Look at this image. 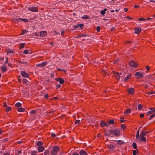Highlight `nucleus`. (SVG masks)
Instances as JSON below:
<instances>
[{"instance_id": "obj_1", "label": "nucleus", "mask_w": 155, "mask_h": 155, "mask_svg": "<svg viewBox=\"0 0 155 155\" xmlns=\"http://www.w3.org/2000/svg\"><path fill=\"white\" fill-rule=\"evenodd\" d=\"M59 147L57 146H55L53 147V149L51 151V153L53 155L57 154V152L59 151Z\"/></svg>"}, {"instance_id": "obj_2", "label": "nucleus", "mask_w": 155, "mask_h": 155, "mask_svg": "<svg viewBox=\"0 0 155 155\" xmlns=\"http://www.w3.org/2000/svg\"><path fill=\"white\" fill-rule=\"evenodd\" d=\"M114 77L117 79H119L120 78V76L122 75L121 73L116 72L114 71H113Z\"/></svg>"}, {"instance_id": "obj_3", "label": "nucleus", "mask_w": 155, "mask_h": 155, "mask_svg": "<svg viewBox=\"0 0 155 155\" xmlns=\"http://www.w3.org/2000/svg\"><path fill=\"white\" fill-rule=\"evenodd\" d=\"M135 75L136 78L137 79H140L143 77V74L139 72L136 73Z\"/></svg>"}, {"instance_id": "obj_4", "label": "nucleus", "mask_w": 155, "mask_h": 155, "mask_svg": "<svg viewBox=\"0 0 155 155\" xmlns=\"http://www.w3.org/2000/svg\"><path fill=\"white\" fill-rule=\"evenodd\" d=\"M129 64L130 66L134 67H136L138 65V64L137 63H135L134 61H130L129 62Z\"/></svg>"}, {"instance_id": "obj_5", "label": "nucleus", "mask_w": 155, "mask_h": 155, "mask_svg": "<svg viewBox=\"0 0 155 155\" xmlns=\"http://www.w3.org/2000/svg\"><path fill=\"white\" fill-rule=\"evenodd\" d=\"M21 74L25 78H28L29 76V74L25 71H22L21 72Z\"/></svg>"}, {"instance_id": "obj_6", "label": "nucleus", "mask_w": 155, "mask_h": 155, "mask_svg": "<svg viewBox=\"0 0 155 155\" xmlns=\"http://www.w3.org/2000/svg\"><path fill=\"white\" fill-rule=\"evenodd\" d=\"M55 80L56 81H59L60 84H63L65 82V81L62 78H56Z\"/></svg>"}, {"instance_id": "obj_7", "label": "nucleus", "mask_w": 155, "mask_h": 155, "mask_svg": "<svg viewBox=\"0 0 155 155\" xmlns=\"http://www.w3.org/2000/svg\"><path fill=\"white\" fill-rule=\"evenodd\" d=\"M135 90L133 88H129L128 89L127 92L128 94L132 95L134 94V93Z\"/></svg>"}, {"instance_id": "obj_8", "label": "nucleus", "mask_w": 155, "mask_h": 155, "mask_svg": "<svg viewBox=\"0 0 155 155\" xmlns=\"http://www.w3.org/2000/svg\"><path fill=\"white\" fill-rule=\"evenodd\" d=\"M134 33L136 34H139L141 31V29L140 27H136L135 28Z\"/></svg>"}, {"instance_id": "obj_9", "label": "nucleus", "mask_w": 155, "mask_h": 155, "mask_svg": "<svg viewBox=\"0 0 155 155\" xmlns=\"http://www.w3.org/2000/svg\"><path fill=\"white\" fill-rule=\"evenodd\" d=\"M149 109L151 110V111H148L146 113V114L147 115H149L150 114H151L153 112H155V109L154 108H149Z\"/></svg>"}, {"instance_id": "obj_10", "label": "nucleus", "mask_w": 155, "mask_h": 155, "mask_svg": "<svg viewBox=\"0 0 155 155\" xmlns=\"http://www.w3.org/2000/svg\"><path fill=\"white\" fill-rule=\"evenodd\" d=\"M100 125L102 127H103L105 126H108V124H107L104 120H102L101 122Z\"/></svg>"}, {"instance_id": "obj_11", "label": "nucleus", "mask_w": 155, "mask_h": 155, "mask_svg": "<svg viewBox=\"0 0 155 155\" xmlns=\"http://www.w3.org/2000/svg\"><path fill=\"white\" fill-rule=\"evenodd\" d=\"M113 132L115 135L118 136L119 135L120 130L119 129H116L114 130Z\"/></svg>"}, {"instance_id": "obj_12", "label": "nucleus", "mask_w": 155, "mask_h": 155, "mask_svg": "<svg viewBox=\"0 0 155 155\" xmlns=\"http://www.w3.org/2000/svg\"><path fill=\"white\" fill-rule=\"evenodd\" d=\"M146 139L145 137H140V139L138 140V141L140 142H146Z\"/></svg>"}, {"instance_id": "obj_13", "label": "nucleus", "mask_w": 155, "mask_h": 155, "mask_svg": "<svg viewBox=\"0 0 155 155\" xmlns=\"http://www.w3.org/2000/svg\"><path fill=\"white\" fill-rule=\"evenodd\" d=\"M47 62L46 61L40 64H38L37 65V67H44L46 66L47 64Z\"/></svg>"}, {"instance_id": "obj_14", "label": "nucleus", "mask_w": 155, "mask_h": 155, "mask_svg": "<svg viewBox=\"0 0 155 155\" xmlns=\"http://www.w3.org/2000/svg\"><path fill=\"white\" fill-rule=\"evenodd\" d=\"M79 154L80 155H88L87 153L84 150H81L79 151Z\"/></svg>"}, {"instance_id": "obj_15", "label": "nucleus", "mask_w": 155, "mask_h": 155, "mask_svg": "<svg viewBox=\"0 0 155 155\" xmlns=\"http://www.w3.org/2000/svg\"><path fill=\"white\" fill-rule=\"evenodd\" d=\"M37 150L39 152H41L44 150V147L43 146H39Z\"/></svg>"}, {"instance_id": "obj_16", "label": "nucleus", "mask_w": 155, "mask_h": 155, "mask_svg": "<svg viewBox=\"0 0 155 155\" xmlns=\"http://www.w3.org/2000/svg\"><path fill=\"white\" fill-rule=\"evenodd\" d=\"M38 33H40V36L41 37H43L44 35L45 36L47 34L46 31H41L40 32H39Z\"/></svg>"}, {"instance_id": "obj_17", "label": "nucleus", "mask_w": 155, "mask_h": 155, "mask_svg": "<svg viewBox=\"0 0 155 155\" xmlns=\"http://www.w3.org/2000/svg\"><path fill=\"white\" fill-rule=\"evenodd\" d=\"M1 69L2 71L3 72H5L7 70V68L4 65L2 66Z\"/></svg>"}, {"instance_id": "obj_18", "label": "nucleus", "mask_w": 155, "mask_h": 155, "mask_svg": "<svg viewBox=\"0 0 155 155\" xmlns=\"http://www.w3.org/2000/svg\"><path fill=\"white\" fill-rule=\"evenodd\" d=\"M22 83L24 84H26L28 85L29 83V81L25 79H23L22 80Z\"/></svg>"}, {"instance_id": "obj_19", "label": "nucleus", "mask_w": 155, "mask_h": 155, "mask_svg": "<svg viewBox=\"0 0 155 155\" xmlns=\"http://www.w3.org/2000/svg\"><path fill=\"white\" fill-rule=\"evenodd\" d=\"M132 146L133 147V148L134 149H136L137 151H138V149L137 147V144H136V143H135L133 142V143Z\"/></svg>"}, {"instance_id": "obj_20", "label": "nucleus", "mask_w": 155, "mask_h": 155, "mask_svg": "<svg viewBox=\"0 0 155 155\" xmlns=\"http://www.w3.org/2000/svg\"><path fill=\"white\" fill-rule=\"evenodd\" d=\"M17 110L19 112H23L25 110V109L22 107H20L18 108Z\"/></svg>"}, {"instance_id": "obj_21", "label": "nucleus", "mask_w": 155, "mask_h": 155, "mask_svg": "<svg viewBox=\"0 0 155 155\" xmlns=\"http://www.w3.org/2000/svg\"><path fill=\"white\" fill-rule=\"evenodd\" d=\"M131 112V110L130 108H128L124 112V114H130Z\"/></svg>"}, {"instance_id": "obj_22", "label": "nucleus", "mask_w": 155, "mask_h": 155, "mask_svg": "<svg viewBox=\"0 0 155 155\" xmlns=\"http://www.w3.org/2000/svg\"><path fill=\"white\" fill-rule=\"evenodd\" d=\"M132 76V74H129L126 77H125V79H124V81L125 82H126L127 80L130 78V77H131Z\"/></svg>"}, {"instance_id": "obj_23", "label": "nucleus", "mask_w": 155, "mask_h": 155, "mask_svg": "<svg viewBox=\"0 0 155 155\" xmlns=\"http://www.w3.org/2000/svg\"><path fill=\"white\" fill-rule=\"evenodd\" d=\"M108 148L110 149L113 150L115 148V146L114 145L110 144L108 146Z\"/></svg>"}, {"instance_id": "obj_24", "label": "nucleus", "mask_w": 155, "mask_h": 155, "mask_svg": "<svg viewBox=\"0 0 155 155\" xmlns=\"http://www.w3.org/2000/svg\"><path fill=\"white\" fill-rule=\"evenodd\" d=\"M78 36L77 37H75L76 38H78L79 37H85L87 36V35H85L84 34H81L79 35H78Z\"/></svg>"}, {"instance_id": "obj_25", "label": "nucleus", "mask_w": 155, "mask_h": 155, "mask_svg": "<svg viewBox=\"0 0 155 155\" xmlns=\"http://www.w3.org/2000/svg\"><path fill=\"white\" fill-rule=\"evenodd\" d=\"M114 123V121L113 119H111L109 120L108 122V126L109 124H113Z\"/></svg>"}, {"instance_id": "obj_26", "label": "nucleus", "mask_w": 155, "mask_h": 155, "mask_svg": "<svg viewBox=\"0 0 155 155\" xmlns=\"http://www.w3.org/2000/svg\"><path fill=\"white\" fill-rule=\"evenodd\" d=\"M115 141H117V144L119 145L123 144L125 143L124 142L122 141L121 140Z\"/></svg>"}, {"instance_id": "obj_27", "label": "nucleus", "mask_w": 155, "mask_h": 155, "mask_svg": "<svg viewBox=\"0 0 155 155\" xmlns=\"http://www.w3.org/2000/svg\"><path fill=\"white\" fill-rule=\"evenodd\" d=\"M22 106V104L19 102H18L15 104V106L16 107H19Z\"/></svg>"}, {"instance_id": "obj_28", "label": "nucleus", "mask_w": 155, "mask_h": 155, "mask_svg": "<svg viewBox=\"0 0 155 155\" xmlns=\"http://www.w3.org/2000/svg\"><path fill=\"white\" fill-rule=\"evenodd\" d=\"M43 144V142L41 141H38L37 143V145L38 147L41 146Z\"/></svg>"}, {"instance_id": "obj_29", "label": "nucleus", "mask_w": 155, "mask_h": 155, "mask_svg": "<svg viewBox=\"0 0 155 155\" xmlns=\"http://www.w3.org/2000/svg\"><path fill=\"white\" fill-rule=\"evenodd\" d=\"M31 155H37V151H31Z\"/></svg>"}, {"instance_id": "obj_30", "label": "nucleus", "mask_w": 155, "mask_h": 155, "mask_svg": "<svg viewBox=\"0 0 155 155\" xmlns=\"http://www.w3.org/2000/svg\"><path fill=\"white\" fill-rule=\"evenodd\" d=\"M7 54H9L10 53H14V51H13L12 49H6V50Z\"/></svg>"}, {"instance_id": "obj_31", "label": "nucleus", "mask_w": 155, "mask_h": 155, "mask_svg": "<svg viewBox=\"0 0 155 155\" xmlns=\"http://www.w3.org/2000/svg\"><path fill=\"white\" fill-rule=\"evenodd\" d=\"M6 107V108L5 110V111L6 112H8L11 110L12 108L11 107L7 106Z\"/></svg>"}, {"instance_id": "obj_32", "label": "nucleus", "mask_w": 155, "mask_h": 155, "mask_svg": "<svg viewBox=\"0 0 155 155\" xmlns=\"http://www.w3.org/2000/svg\"><path fill=\"white\" fill-rule=\"evenodd\" d=\"M82 18L83 19H85L90 18L89 16L87 15H84V16L82 17Z\"/></svg>"}, {"instance_id": "obj_33", "label": "nucleus", "mask_w": 155, "mask_h": 155, "mask_svg": "<svg viewBox=\"0 0 155 155\" xmlns=\"http://www.w3.org/2000/svg\"><path fill=\"white\" fill-rule=\"evenodd\" d=\"M146 135V134L145 131H142L141 132L140 134V137H144V136Z\"/></svg>"}, {"instance_id": "obj_34", "label": "nucleus", "mask_w": 155, "mask_h": 155, "mask_svg": "<svg viewBox=\"0 0 155 155\" xmlns=\"http://www.w3.org/2000/svg\"><path fill=\"white\" fill-rule=\"evenodd\" d=\"M25 43H23L20 44L19 49H21L22 48H23L25 46Z\"/></svg>"}, {"instance_id": "obj_35", "label": "nucleus", "mask_w": 155, "mask_h": 155, "mask_svg": "<svg viewBox=\"0 0 155 155\" xmlns=\"http://www.w3.org/2000/svg\"><path fill=\"white\" fill-rule=\"evenodd\" d=\"M155 114L154 113L152 115L150 116V117L149 118L148 120H151L152 118L154 117H155Z\"/></svg>"}, {"instance_id": "obj_36", "label": "nucleus", "mask_w": 155, "mask_h": 155, "mask_svg": "<svg viewBox=\"0 0 155 155\" xmlns=\"http://www.w3.org/2000/svg\"><path fill=\"white\" fill-rule=\"evenodd\" d=\"M142 105L141 104H139L138 105V109L140 110L142 109Z\"/></svg>"}, {"instance_id": "obj_37", "label": "nucleus", "mask_w": 155, "mask_h": 155, "mask_svg": "<svg viewBox=\"0 0 155 155\" xmlns=\"http://www.w3.org/2000/svg\"><path fill=\"white\" fill-rule=\"evenodd\" d=\"M141 128V127H140V129L138 130L137 131V134H136V139H138V138H139V129Z\"/></svg>"}, {"instance_id": "obj_38", "label": "nucleus", "mask_w": 155, "mask_h": 155, "mask_svg": "<svg viewBox=\"0 0 155 155\" xmlns=\"http://www.w3.org/2000/svg\"><path fill=\"white\" fill-rule=\"evenodd\" d=\"M121 127L122 129L124 130L126 128L127 126L124 124H122L121 126Z\"/></svg>"}, {"instance_id": "obj_39", "label": "nucleus", "mask_w": 155, "mask_h": 155, "mask_svg": "<svg viewBox=\"0 0 155 155\" xmlns=\"http://www.w3.org/2000/svg\"><path fill=\"white\" fill-rule=\"evenodd\" d=\"M49 153V150H45L44 152V155H48Z\"/></svg>"}, {"instance_id": "obj_40", "label": "nucleus", "mask_w": 155, "mask_h": 155, "mask_svg": "<svg viewBox=\"0 0 155 155\" xmlns=\"http://www.w3.org/2000/svg\"><path fill=\"white\" fill-rule=\"evenodd\" d=\"M79 25V27H80L81 29H82L84 28V25L83 24H78Z\"/></svg>"}, {"instance_id": "obj_41", "label": "nucleus", "mask_w": 155, "mask_h": 155, "mask_svg": "<svg viewBox=\"0 0 155 155\" xmlns=\"http://www.w3.org/2000/svg\"><path fill=\"white\" fill-rule=\"evenodd\" d=\"M138 151H137V150H134L133 151V155H136L137 153H138Z\"/></svg>"}, {"instance_id": "obj_42", "label": "nucleus", "mask_w": 155, "mask_h": 155, "mask_svg": "<svg viewBox=\"0 0 155 155\" xmlns=\"http://www.w3.org/2000/svg\"><path fill=\"white\" fill-rule=\"evenodd\" d=\"M132 42V41H125V44H127V43L130 44Z\"/></svg>"}, {"instance_id": "obj_43", "label": "nucleus", "mask_w": 155, "mask_h": 155, "mask_svg": "<svg viewBox=\"0 0 155 155\" xmlns=\"http://www.w3.org/2000/svg\"><path fill=\"white\" fill-rule=\"evenodd\" d=\"M124 120V117H121L120 118V121L121 123H123Z\"/></svg>"}, {"instance_id": "obj_44", "label": "nucleus", "mask_w": 155, "mask_h": 155, "mask_svg": "<svg viewBox=\"0 0 155 155\" xmlns=\"http://www.w3.org/2000/svg\"><path fill=\"white\" fill-rule=\"evenodd\" d=\"M21 20L22 21H24L25 22H28V20L26 19L21 18Z\"/></svg>"}, {"instance_id": "obj_45", "label": "nucleus", "mask_w": 155, "mask_h": 155, "mask_svg": "<svg viewBox=\"0 0 155 155\" xmlns=\"http://www.w3.org/2000/svg\"><path fill=\"white\" fill-rule=\"evenodd\" d=\"M106 11V10H101L100 12V13L103 15H104L105 14Z\"/></svg>"}, {"instance_id": "obj_46", "label": "nucleus", "mask_w": 155, "mask_h": 155, "mask_svg": "<svg viewBox=\"0 0 155 155\" xmlns=\"http://www.w3.org/2000/svg\"><path fill=\"white\" fill-rule=\"evenodd\" d=\"M23 53L25 54H27L28 53V51L27 50H25L24 51Z\"/></svg>"}, {"instance_id": "obj_47", "label": "nucleus", "mask_w": 155, "mask_h": 155, "mask_svg": "<svg viewBox=\"0 0 155 155\" xmlns=\"http://www.w3.org/2000/svg\"><path fill=\"white\" fill-rule=\"evenodd\" d=\"M6 61L4 62V64H6L8 62V57H7L6 58Z\"/></svg>"}, {"instance_id": "obj_48", "label": "nucleus", "mask_w": 155, "mask_h": 155, "mask_svg": "<svg viewBox=\"0 0 155 155\" xmlns=\"http://www.w3.org/2000/svg\"><path fill=\"white\" fill-rule=\"evenodd\" d=\"M48 97L49 96L48 94H45L44 95V98L48 99Z\"/></svg>"}, {"instance_id": "obj_49", "label": "nucleus", "mask_w": 155, "mask_h": 155, "mask_svg": "<svg viewBox=\"0 0 155 155\" xmlns=\"http://www.w3.org/2000/svg\"><path fill=\"white\" fill-rule=\"evenodd\" d=\"M146 19L143 18H140L138 19V21H145Z\"/></svg>"}, {"instance_id": "obj_50", "label": "nucleus", "mask_w": 155, "mask_h": 155, "mask_svg": "<svg viewBox=\"0 0 155 155\" xmlns=\"http://www.w3.org/2000/svg\"><path fill=\"white\" fill-rule=\"evenodd\" d=\"M27 31L25 30H22V33H21V35L24 34L27 32Z\"/></svg>"}, {"instance_id": "obj_51", "label": "nucleus", "mask_w": 155, "mask_h": 155, "mask_svg": "<svg viewBox=\"0 0 155 155\" xmlns=\"http://www.w3.org/2000/svg\"><path fill=\"white\" fill-rule=\"evenodd\" d=\"M96 30L97 32H99L100 31V27L99 26H97L96 28Z\"/></svg>"}, {"instance_id": "obj_52", "label": "nucleus", "mask_w": 155, "mask_h": 155, "mask_svg": "<svg viewBox=\"0 0 155 155\" xmlns=\"http://www.w3.org/2000/svg\"><path fill=\"white\" fill-rule=\"evenodd\" d=\"M80 122V120H76L75 122V124H78Z\"/></svg>"}, {"instance_id": "obj_53", "label": "nucleus", "mask_w": 155, "mask_h": 155, "mask_svg": "<svg viewBox=\"0 0 155 155\" xmlns=\"http://www.w3.org/2000/svg\"><path fill=\"white\" fill-rule=\"evenodd\" d=\"M153 93H155V91H151L150 92L147 93V94H151Z\"/></svg>"}, {"instance_id": "obj_54", "label": "nucleus", "mask_w": 155, "mask_h": 155, "mask_svg": "<svg viewBox=\"0 0 155 155\" xmlns=\"http://www.w3.org/2000/svg\"><path fill=\"white\" fill-rule=\"evenodd\" d=\"M19 63L20 64H28V63L26 62H23V61H19Z\"/></svg>"}, {"instance_id": "obj_55", "label": "nucleus", "mask_w": 155, "mask_h": 155, "mask_svg": "<svg viewBox=\"0 0 155 155\" xmlns=\"http://www.w3.org/2000/svg\"><path fill=\"white\" fill-rule=\"evenodd\" d=\"M31 112V113L32 114H35L36 113V110H32Z\"/></svg>"}, {"instance_id": "obj_56", "label": "nucleus", "mask_w": 155, "mask_h": 155, "mask_svg": "<svg viewBox=\"0 0 155 155\" xmlns=\"http://www.w3.org/2000/svg\"><path fill=\"white\" fill-rule=\"evenodd\" d=\"M114 130H110L109 131V133H110V134H111L113 133H114Z\"/></svg>"}, {"instance_id": "obj_57", "label": "nucleus", "mask_w": 155, "mask_h": 155, "mask_svg": "<svg viewBox=\"0 0 155 155\" xmlns=\"http://www.w3.org/2000/svg\"><path fill=\"white\" fill-rule=\"evenodd\" d=\"M8 138H5L2 140L3 142H6L8 140Z\"/></svg>"}, {"instance_id": "obj_58", "label": "nucleus", "mask_w": 155, "mask_h": 155, "mask_svg": "<svg viewBox=\"0 0 155 155\" xmlns=\"http://www.w3.org/2000/svg\"><path fill=\"white\" fill-rule=\"evenodd\" d=\"M51 136L54 137H56V135L54 133H52L51 134Z\"/></svg>"}, {"instance_id": "obj_59", "label": "nucleus", "mask_w": 155, "mask_h": 155, "mask_svg": "<svg viewBox=\"0 0 155 155\" xmlns=\"http://www.w3.org/2000/svg\"><path fill=\"white\" fill-rule=\"evenodd\" d=\"M54 111H51L48 112V114H54Z\"/></svg>"}, {"instance_id": "obj_60", "label": "nucleus", "mask_w": 155, "mask_h": 155, "mask_svg": "<svg viewBox=\"0 0 155 155\" xmlns=\"http://www.w3.org/2000/svg\"><path fill=\"white\" fill-rule=\"evenodd\" d=\"M140 117L141 118H143L144 117V115L143 114H140Z\"/></svg>"}, {"instance_id": "obj_61", "label": "nucleus", "mask_w": 155, "mask_h": 155, "mask_svg": "<svg viewBox=\"0 0 155 155\" xmlns=\"http://www.w3.org/2000/svg\"><path fill=\"white\" fill-rule=\"evenodd\" d=\"M145 68L146 69L147 71H149L150 69V67L148 66H146Z\"/></svg>"}, {"instance_id": "obj_62", "label": "nucleus", "mask_w": 155, "mask_h": 155, "mask_svg": "<svg viewBox=\"0 0 155 155\" xmlns=\"http://www.w3.org/2000/svg\"><path fill=\"white\" fill-rule=\"evenodd\" d=\"M61 86V85L59 84H58V85H56V89H57L58 88H60V87Z\"/></svg>"}, {"instance_id": "obj_63", "label": "nucleus", "mask_w": 155, "mask_h": 155, "mask_svg": "<svg viewBox=\"0 0 155 155\" xmlns=\"http://www.w3.org/2000/svg\"><path fill=\"white\" fill-rule=\"evenodd\" d=\"M3 106L5 107H7V103L6 102H4Z\"/></svg>"}, {"instance_id": "obj_64", "label": "nucleus", "mask_w": 155, "mask_h": 155, "mask_svg": "<svg viewBox=\"0 0 155 155\" xmlns=\"http://www.w3.org/2000/svg\"><path fill=\"white\" fill-rule=\"evenodd\" d=\"M61 33L62 35L65 33V31L64 30H62L61 31Z\"/></svg>"}]
</instances>
